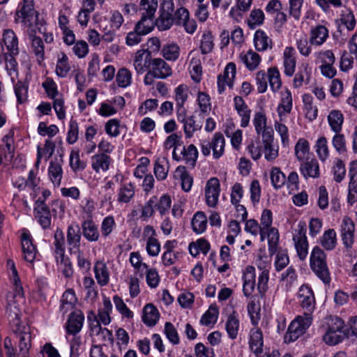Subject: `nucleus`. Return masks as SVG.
<instances>
[{
  "instance_id": "nucleus-1",
  "label": "nucleus",
  "mask_w": 357,
  "mask_h": 357,
  "mask_svg": "<svg viewBox=\"0 0 357 357\" xmlns=\"http://www.w3.org/2000/svg\"><path fill=\"white\" fill-rule=\"evenodd\" d=\"M273 216L269 209H264L260 219V238L264 241L266 237L268 244V253L271 256L275 255L278 250L280 235L275 227H272Z\"/></svg>"
},
{
  "instance_id": "nucleus-2",
  "label": "nucleus",
  "mask_w": 357,
  "mask_h": 357,
  "mask_svg": "<svg viewBox=\"0 0 357 357\" xmlns=\"http://www.w3.org/2000/svg\"><path fill=\"white\" fill-rule=\"evenodd\" d=\"M158 7V0H141L139 11L141 19L137 24V30L143 33H149L155 24V13Z\"/></svg>"
},
{
  "instance_id": "nucleus-3",
  "label": "nucleus",
  "mask_w": 357,
  "mask_h": 357,
  "mask_svg": "<svg viewBox=\"0 0 357 357\" xmlns=\"http://www.w3.org/2000/svg\"><path fill=\"white\" fill-rule=\"evenodd\" d=\"M187 0H176V9L172 16V26H183L185 31L192 34L197 29V23L195 20L190 17V13L187 8L184 7Z\"/></svg>"
},
{
  "instance_id": "nucleus-4",
  "label": "nucleus",
  "mask_w": 357,
  "mask_h": 357,
  "mask_svg": "<svg viewBox=\"0 0 357 357\" xmlns=\"http://www.w3.org/2000/svg\"><path fill=\"white\" fill-rule=\"evenodd\" d=\"M312 321V317L302 315L297 317L291 322L284 336L286 342L296 341L300 336L303 335L306 330L310 326Z\"/></svg>"
},
{
  "instance_id": "nucleus-5",
  "label": "nucleus",
  "mask_w": 357,
  "mask_h": 357,
  "mask_svg": "<svg viewBox=\"0 0 357 357\" xmlns=\"http://www.w3.org/2000/svg\"><path fill=\"white\" fill-rule=\"evenodd\" d=\"M176 9V2L174 0H160L159 17L155 24L160 31L168 30L172 27V16Z\"/></svg>"
},
{
  "instance_id": "nucleus-6",
  "label": "nucleus",
  "mask_w": 357,
  "mask_h": 357,
  "mask_svg": "<svg viewBox=\"0 0 357 357\" xmlns=\"http://www.w3.org/2000/svg\"><path fill=\"white\" fill-rule=\"evenodd\" d=\"M297 299L300 307L304 311L303 315L312 317L316 304L312 289L307 284L301 285L297 293Z\"/></svg>"
},
{
  "instance_id": "nucleus-7",
  "label": "nucleus",
  "mask_w": 357,
  "mask_h": 357,
  "mask_svg": "<svg viewBox=\"0 0 357 357\" xmlns=\"http://www.w3.org/2000/svg\"><path fill=\"white\" fill-rule=\"evenodd\" d=\"M36 13L33 0H23L15 13V21L26 26H31Z\"/></svg>"
},
{
  "instance_id": "nucleus-8",
  "label": "nucleus",
  "mask_w": 357,
  "mask_h": 357,
  "mask_svg": "<svg viewBox=\"0 0 357 357\" xmlns=\"http://www.w3.org/2000/svg\"><path fill=\"white\" fill-rule=\"evenodd\" d=\"M220 193V184L219 180L213 177L207 181L204 188L206 204L211 208H215L218 204Z\"/></svg>"
},
{
  "instance_id": "nucleus-9",
  "label": "nucleus",
  "mask_w": 357,
  "mask_h": 357,
  "mask_svg": "<svg viewBox=\"0 0 357 357\" xmlns=\"http://www.w3.org/2000/svg\"><path fill=\"white\" fill-rule=\"evenodd\" d=\"M198 157V151L194 144L181 146L178 152H173L172 158L176 161H184L190 167H194Z\"/></svg>"
},
{
  "instance_id": "nucleus-10",
  "label": "nucleus",
  "mask_w": 357,
  "mask_h": 357,
  "mask_svg": "<svg viewBox=\"0 0 357 357\" xmlns=\"http://www.w3.org/2000/svg\"><path fill=\"white\" fill-rule=\"evenodd\" d=\"M305 234L306 229L299 225L293 236L297 255L302 261L305 260L308 255V243Z\"/></svg>"
},
{
  "instance_id": "nucleus-11",
  "label": "nucleus",
  "mask_w": 357,
  "mask_h": 357,
  "mask_svg": "<svg viewBox=\"0 0 357 357\" xmlns=\"http://www.w3.org/2000/svg\"><path fill=\"white\" fill-rule=\"evenodd\" d=\"M15 333L18 340V355L22 357H27L31 347L30 328L28 326L19 327L15 331Z\"/></svg>"
},
{
  "instance_id": "nucleus-12",
  "label": "nucleus",
  "mask_w": 357,
  "mask_h": 357,
  "mask_svg": "<svg viewBox=\"0 0 357 357\" xmlns=\"http://www.w3.org/2000/svg\"><path fill=\"white\" fill-rule=\"evenodd\" d=\"M349 177L347 202L352 206L357 202V160L349 163Z\"/></svg>"
},
{
  "instance_id": "nucleus-13",
  "label": "nucleus",
  "mask_w": 357,
  "mask_h": 357,
  "mask_svg": "<svg viewBox=\"0 0 357 357\" xmlns=\"http://www.w3.org/2000/svg\"><path fill=\"white\" fill-rule=\"evenodd\" d=\"M34 217L43 229H45L51 225V214L48 206L43 201H36L33 209Z\"/></svg>"
},
{
  "instance_id": "nucleus-14",
  "label": "nucleus",
  "mask_w": 357,
  "mask_h": 357,
  "mask_svg": "<svg viewBox=\"0 0 357 357\" xmlns=\"http://www.w3.org/2000/svg\"><path fill=\"white\" fill-rule=\"evenodd\" d=\"M66 238L70 253L73 255V252H77L81 241L80 228L77 224L68 225Z\"/></svg>"
},
{
  "instance_id": "nucleus-15",
  "label": "nucleus",
  "mask_w": 357,
  "mask_h": 357,
  "mask_svg": "<svg viewBox=\"0 0 357 357\" xmlns=\"http://www.w3.org/2000/svg\"><path fill=\"white\" fill-rule=\"evenodd\" d=\"M21 241L23 258L26 261L32 264L36 257L37 250L33 244L31 235L24 232L21 236Z\"/></svg>"
},
{
  "instance_id": "nucleus-16",
  "label": "nucleus",
  "mask_w": 357,
  "mask_h": 357,
  "mask_svg": "<svg viewBox=\"0 0 357 357\" xmlns=\"http://www.w3.org/2000/svg\"><path fill=\"white\" fill-rule=\"evenodd\" d=\"M329 31L324 25L317 24L311 27L310 43L315 47L321 46L328 38Z\"/></svg>"
},
{
  "instance_id": "nucleus-17",
  "label": "nucleus",
  "mask_w": 357,
  "mask_h": 357,
  "mask_svg": "<svg viewBox=\"0 0 357 357\" xmlns=\"http://www.w3.org/2000/svg\"><path fill=\"white\" fill-rule=\"evenodd\" d=\"M84 321V315L81 310L71 312L66 325L67 333L73 335L77 334L82 328Z\"/></svg>"
},
{
  "instance_id": "nucleus-18",
  "label": "nucleus",
  "mask_w": 357,
  "mask_h": 357,
  "mask_svg": "<svg viewBox=\"0 0 357 357\" xmlns=\"http://www.w3.org/2000/svg\"><path fill=\"white\" fill-rule=\"evenodd\" d=\"M249 347L256 356L263 354L264 337L260 328H253L249 333Z\"/></svg>"
},
{
  "instance_id": "nucleus-19",
  "label": "nucleus",
  "mask_w": 357,
  "mask_h": 357,
  "mask_svg": "<svg viewBox=\"0 0 357 357\" xmlns=\"http://www.w3.org/2000/svg\"><path fill=\"white\" fill-rule=\"evenodd\" d=\"M354 223L349 217H344L341 225V237L347 248H351L354 243Z\"/></svg>"
},
{
  "instance_id": "nucleus-20",
  "label": "nucleus",
  "mask_w": 357,
  "mask_h": 357,
  "mask_svg": "<svg viewBox=\"0 0 357 357\" xmlns=\"http://www.w3.org/2000/svg\"><path fill=\"white\" fill-rule=\"evenodd\" d=\"M296 66V51L292 47H287L283 52L284 73L291 77L295 73Z\"/></svg>"
},
{
  "instance_id": "nucleus-21",
  "label": "nucleus",
  "mask_w": 357,
  "mask_h": 357,
  "mask_svg": "<svg viewBox=\"0 0 357 357\" xmlns=\"http://www.w3.org/2000/svg\"><path fill=\"white\" fill-rule=\"evenodd\" d=\"M82 235L89 242H97L100 237V231L98 226L92 220V218L86 219L82 221L81 224Z\"/></svg>"
},
{
  "instance_id": "nucleus-22",
  "label": "nucleus",
  "mask_w": 357,
  "mask_h": 357,
  "mask_svg": "<svg viewBox=\"0 0 357 357\" xmlns=\"http://www.w3.org/2000/svg\"><path fill=\"white\" fill-rule=\"evenodd\" d=\"M63 159L60 158L51 160L48 167L49 178L54 186H59L63 178Z\"/></svg>"
},
{
  "instance_id": "nucleus-23",
  "label": "nucleus",
  "mask_w": 357,
  "mask_h": 357,
  "mask_svg": "<svg viewBox=\"0 0 357 357\" xmlns=\"http://www.w3.org/2000/svg\"><path fill=\"white\" fill-rule=\"evenodd\" d=\"M243 291L246 297L252 296L255 289V269L253 266H248L245 268L243 275Z\"/></svg>"
},
{
  "instance_id": "nucleus-24",
  "label": "nucleus",
  "mask_w": 357,
  "mask_h": 357,
  "mask_svg": "<svg viewBox=\"0 0 357 357\" xmlns=\"http://www.w3.org/2000/svg\"><path fill=\"white\" fill-rule=\"evenodd\" d=\"M301 174L305 178H316L319 177V165L317 159L311 158L302 161L300 166Z\"/></svg>"
},
{
  "instance_id": "nucleus-25",
  "label": "nucleus",
  "mask_w": 357,
  "mask_h": 357,
  "mask_svg": "<svg viewBox=\"0 0 357 357\" xmlns=\"http://www.w3.org/2000/svg\"><path fill=\"white\" fill-rule=\"evenodd\" d=\"M150 64L151 70L155 73L156 78L165 79L172 74L170 66L162 59H154Z\"/></svg>"
},
{
  "instance_id": "nucleus-26",
  "label": "nucleus",
  "mask_w": 357,
  "mask_h": 357,
  "mask_svg": "<svg viewBox=\"0 0 357 357\" xmlns=\"http://www.w3.org/2000/svg\"><path fill=\"white\" fill-rule=\"evenodd\" d=\"M235 109L241 117V126L245 128L248 126L251 111L241 96H236L234 98Z\"/></svg>"
},
{
  "instance_id": "nucleus-27",
  "label": "nucleus",
  "mask_w": 357,
  "mask_h": 357,
  "mask_svg": "<svg viewBox=\"0 0 357 357\" xmlns=\"http://www.w3.org/2000/svg\"><path fill=\"white\" fill-rule=\"evenodd\" d=\"M252 0H236V5L231 8L229 15L236 22L242 20L243 14L249 10Z\"/></svg>"
},
{
  "instance_id": "nucleus-28",
  "label": "nucleus",
  "mask_w": 357,
  "mask_h": 357,
  "mask_svg": "<svg viewBox=\"0 0 357 357\" xmlns=\"http://www.w3.org/2000/svg\"><path fill=\"white\" fill-rule=\"evenodd\" d=\"M292 109V96L289 89L282 93L281 102L279 104L277 111L281 121H284L287 114L290 113Z\"/></svg>"
},
{
  "instance_id": "nucleus-29",
  "label": "nucleus",
  "mask_w": 357,
  "mask_h": 357,
  "mask_svg": "<svg viewBox=\"0 0 357 357\" xmlns=\"http://www.w3.org/2000/svg\"><path fill=\"white\" fill-rule=\"evenodd\" d=\"M3 42L8 52L19 54V42L15 33L12 29H5L3 33Z\"/></svg>"
},
{
  "instance_id": "nucleus-30",
  "label": "nucleus",
  "mask_w": 357,
  "mask_h": 357,
  "mask_svg": "<svg viewBox=\"0 0 357 357\" xmlns=\"http://www.w3.org/2000/svg\"><path fill=\"white\" fill-rule=\"evenodd\" d=\"M93 270L98 284L101 287L107 285L109 281V273L106 264L98 261L95 263Z\"/></svg>"
},
{
  "instance_id": "nucleus-31",
  "label": "nucleus",
  "mask_w": 357,
  "mask_h": 357,
  "mask_svg": "<svg viewBox=\"0 0 357 357\" xmlns=\"http://www.w3.org/2000/svg\"><path fill=\"white\" fill-rule=\"evenodd\" d=\"M311 75V68L308 63L304 62L298 68V71L293 79V86L295 88H300L303 83L308 84Z\"/></svg>"
},
{
  "instance_id": "nucleus-32",
  "label": "nucleus",
  "mask_w": 357,
  "mask_h": 357,
  "mask_svg": "<svg viewBox=\"0 0 357 357\" xmlns=\"http://www.w3.org/2000/svg\"><path fill=\"white\" fill-rule=\"evenodd\" d=\"M160 318L158 309L152 304H146L143 308L142 321L148 326H153Z\"/></svg>"
},
{
  "instance_id": "nucleus-33",
  "label": "nucleus",
  "mask_w": 357,
  "mask_h": 357,
  "mask_svg": "<svg viewBox=\"0 0 357 357\" xmlns=\"http://www.w3.org/2000/svg\"><path fill=\"white\" fill-rule=\"evenodd\" d=\"M112 158L105 153L96 154L92 157L91 166L96 172H105L109 169Z\"/></svg>"
},
{
  "instance_id": "nucleus-34",
  "label": "nucleus",
  "mask_w": 357,
  "mask_h": 357,
  "mask_svg": "<svg viewBox=\"0 0 357 357\" xmlns=\"http://www.w3.org/2000/svg\"><path fill=\"white\" fill-rule=\"evenodd\" d=\"M225 329L230 339L234 340L237 337L239 330V319L238 314L235 311L228 315Z\"/></svg>"
},
{
  "instance_id": "nucleus-35",
  "label": "nucleus",
  "mask_w": 357,
  "mask_h": 357,
  "mask_svg": "<svg viewBox=\"0 0 357 357\" xmlns=\"http://www.w3.org/2000/svg\"><path fill=\"white\" fill-rule=\"evenodd\" d=\"M135 194V188L132 183H123L118 191L117 201L121 204L129 203L134 197Z\"/></svg>"
},
{
  "instance_id": "nucleus-36",
  "label": "nucleus",
  "mask_w": 357,
  "mask_h": 357,
  "mask_svg": "<svg viewBox=\"0 0 357 357\" xmlns=\"http://www.w3.org/2000/svg\"><path fill=\"white\" fill-rule=\"evenodd\" d=\"M239 58L250 70L256 69L261 61L260 56L251 50L246 52L241 53Z\"/></svg>"
},
{
  "instance_id": "nucleus-37",
  "label": "nucleus",
  "mask_w": 357,
  "mask_h": 357,
  "mask_svg": "<svg viewBox=\"0 0 357 357\" xmlns=\"http://www.w3.org/2000/svg\"><path fill=\"white\" fill-rule=\"evenodd\" d=\"M29 39L31 42V49L36 56L37 61L40 63L45 57V47L43 40L36 36L30 34Z\"/></svg>"
},
{
  "instance_id": "nucleus-38",
  "label": "nucleus",
  "mask_w": 357,
  "mask_h": 357,
  "mask_svg": "<svg viewBox=\"0 0 357 357\" xmlns=\"http://www.w3.org/2000/svg\"><path fill=\"white\" fill-rule=\"evenodd\" d=\"M254 43L257 51L264 52L272 48V40L262 30H257L254 36Z\"/></svg>"
},
{
  "instance_id": "nucleus-39",
  "label": "nucleus",
  "mask_w": 357,
  "mask_h": 357,
  "mask_svg": "<svg viewBox=\"0 0 357 357\" xmlns=\"http://www.w3.org/2000/svg\"><path fill=\"white\" fill-rule=\"evenodd\" d=\"M54 254L56 261L59 263V257L65 255V238L63 231L57 228L54 234Z\"/></svg>"
},
{
  "instance_id": "nucleus-40",
  "label": "nucleus",
  "mask_w": 357,
  "mask_h": 357,
  "mask_svg": "<svg viewBox=\"0 0 357 357\" xmlns=\"http://www.w3.org/2000/svg\"><path fill=\"white\" fill-rule=\"evenodd\" d=\"M210 142L213 158L219 159L225 151V141L222 134L216 132Z\"/></svg>"
},
{
  "instance_id": "nucleus-41",
  "label": "nucleus",
  "mask_w": 357,
  "mask_h": 357,
  "mask_svg": "<svg viewBox=\"0 0 357 357\" xmlns=\"http://www.w3.org/2000/svg\"><path fill=\"white\" fill-rule=\"evenodd\" d=\"M148 60H150V54L146 50H139L136 52L134 66L137 73L141 74L145 72Z\"/></svg>"
},
{
  "instance_id": "nucleus-42",
  "label": "nucleus",
  "mask_w": 357,
  "mask_h": 357,
  "mask_svg": "<svg viewBox=\"0 0 357 357\" xmlns=\"http://www.w3.org/2000/svg\"><path fill=\"white\" fill-rule=\"evenodd\" d=\"M328 121L331 130L335 133H339L342 130L344 122L342 112L337 109L331 110L328 116Z\"/></svg>"
},
{
  "instance_id": "nucleus-43",
  "label": "nucleus",
  "mask_w": 357,
  "mask_h": 357,
  "mask_svg": "<svg viewBox=\"0 0 357 357\" xmlns=\"http://www.w3.org/2000/svg\"><path fill=\"white\" fill-rule=\"evenodd\" d=\"M77 301L76 295L73 289L66 290L61 298V310L66 314L73 310Z\"/></svg>"
},
{
  "instance_id": "nucleus-44",
  "label": "nucleus",
  "mask_w": 357,
  "mask_h": 357,
  "mask_svg": "<svg viewBox=\"0 0 357 357\" xmlns=\"http://www.w3.org/2000/svg\"><path fill=\"white\" fill-rule=\"evenodd\" d=\"M320 244L326 250H333L337 245L335 231L333 229L325 231L320 238Z\"/></svg>"
},
{
  "instance_id": "nucleus-45",
  "label": "nucleus",
  "mask_w": 357,
  "mask_h": 357,
  "mask_svg": "<svg viewBox=\"0 0 357 357\" xmlns=\"http://www.w3.org/2000/svg\"><path fill=\"white\" fill-rule=\"evenodd\" d=\"M181 123L183 125V131L186 138H191L194 133L201 130L202 127V123L197 122L192 115L188 116V119Z\"/></svg>"
},
{
  "instance_id": "nucleus-46",
  "label": "nucleus",
  "mask_w": 357,
  "mask_h": 357,
  "mask_svg": "<svg viewBox=\"0 0 357 357\" xmlns=\"http://www.w3.org/2000/svg\"><path fill=\"white\" fill-rule=\"evenodd\" d=\"M112 311V304L110 300L105 298L103 300V307L98 310V320L105 326L109 325L111 322L110 314Z\"/></svg>"
},
{
  "instance_id": "nucleus-47",
  "label": "nucleus",
  "mask_w": 357,
  "mask_h": 357,
  "mask_svg": "<svg viewBox=\"0 0 357 357\" xmlns=\"http://www.w3.org/2000/svg\"><path fill=\"white\" fill-rule=\"evenodd\" d=\"M295 155L298 160L304 161L308 159L307 155L310 153V144L304 138L299 139L294 148Z\"/></svg>"
},
{
  "instance_id": "nucleus-48",
  "label": "nucleus",
  "mask_w": 357,
  "mask_h": 357,
  "mask_svg": "<svg viewBox=\"0 0 357 357\" xmlns=\"http://www.w3.org/2000/svg\"><path fill=\"white\" fill-rule=\"evenodd\" d=\"M314 274L325 284H329L331 281V273L327 263L310 266Z\"/></svg>"
},
{
  "instance_id": "nucleus-49",
  "label": "nucleus",
  "mask_w": 357,
  "mask_h": 357,
  "mask_svg": "<svg viewBox=\"0 0 357 357\" xmlns=\"http://www.w3.org/2000/svg\"><path fill=\"white\" fill-rule=\"evenodd\" d=\"M169 172V162L165 158H158L154 165V174L159 181L165 180Z\"/></svg>"
},
{
  "instance_id": "nucleus-50",
  "label": "nucleus",
  "mask_w": 357,
  "mask_h": 357,
  "mask_svg": "<svg viewBox=\"0 0 357 357\" xmlns=\"http://www.w3.org/2000/svg\"><path fill=\"white\" fill-rule=\"evenodd\" d=\"M314 149L321 161L325 162L329 158L328 141L325 137H320L317 139Z\"/></svg>"
},
{
  "instance_id": "nucleus-51",
  "label": "nucleus",
  "mask_w": 357,
  "mask_h": 357,
  "mask_svg": "<svg viewBox=\"0 0 357 357\" xmlns=\"http://www.w3.org/2000/svg\"><path fill=\"white\" fill-rule=\"evenodd\" d=\"M192 229L197 234L203 233L206 229L207 218L204 213L199 211L197 212L192 220Z\"/></svg>"
},
{
  "instance_id": "nucleus-52",
  "label": "nucleus",
  "mask_w": 357,
  "mask_h": 357,
  "mask_svg": "<svg viewBox=\"0 0 357 357\" xmlns=\"http://www.w3.org/2000/svg\"><path fill=\"white\" fill-rule=\"evenodd\" d=\"M176 174L181 181L182 189L185 192L190 191L193 179L187 172L186 168L184 166H178L176 169Z\"/></svg>"
},
{
  "instance_id": "nucleus-53",
  "label": "nucleus",
  "mask_w": 357,
  "mask_h": 357,
  "mask_svg": "<svg viewBox=\"0 0 357 357\" xmlns=\"http://www.w3.org/2000/svg\"><path fill=\"white\" fill-rule=\"evenodd\" d=\"M54 149V142L51 139H46L43 149H41L39 146H38L37 160L36 165H38L40 164L43 155H45L46 160H47L53 155Z\"/></svg>"
},
{
  "instance_id": "nucleus-54",
  "label": "nucleus",
  "mask_w": 357,
  "mask_h": 357,
  "mask_svg": "<svg viewBox=\"0 0 357 357\" xmlns=\"http://www.w3.org/2000/svg\"><path fill=\"white\" fill-rule=\"evenodd\" d=\"M70 70V66L68 62V58L66 54L61 53L56 62V73L59 77H66Z\"/></svg>"
},
{
  "instance_id": "nucleus-55",
  "label": "nucleus",
  "mask_w": 357,
  "mask_h": 357,
  "mask_svg": "<svg viewBox=\"0 0 357 357\" xmlns=\"http://www.w3.org/2000/svg\"><path fill=\"white\" fill-rule=\"evenodd\" d=\"M218 309L215 305H211L208 310L203 314L200 323L204 326L213 325L216 323L218 317Z\"/></svg>"
},
{
  "instance_id": "nucleus-56",
  "label": "nucleus",
  "mask_w": 357,
  "mask_h": 357,
  "mask_svg": "<svg viewBox=\"0 0 357 357\" xmlns=\"http://www.w3.org/2000/svg\"><path fill=\"white\" fill-rule=\"evenodd\" d=\"M116 82L119 87L126 88L131 84L132 73L126 68H120L116 75Z\"/></svg>"
},
{
  "instance_id": "nucleus-57",
  "label": "nucleus",
  "mask_w": 357,
  "mask_h": 357,
  "mask_svg": "<svg viewBox=\"0 0 357 357\" xmlns=\"http://www.w3.org/2000/svg\"><path fill=\"white\" fill-rule=\"evenodd\" d=\"M164 58L169 61H176L180 54V48L175 43L167 44L162 49Z\"/></svg>"
},
{
  "instance_id": "nucleus-58",
  "label": "nucleus",
  "mask_w": 357,
  "mask_h": 357,
  "mask_svg": "<svg viewBox=\"0 0 357 357\" xmlns=\"http://www.w3.org/2000/svg\"><path fill=\"white\" fill-rule=\"evenodd\" d=\"M275 254H276L274 263L275 267L277 271H280L284 269L289 263V258L287 254V250L278 248Z\"/></svg>"
},
{
  "instance_id": "nucleus-59",
  "label": "nucleus",
  "mask_w": 357,
  "mask_h": 357,
  "mask_svg": "<svg viewBox=\"0 0 357 357\" xmlns=\"http://www.w3.org/2000/svg\"><path fill=\"white\" fill-rule=\"evenodd\" d=\"M214 47L213 36L210 31L203 33L200 43V50L202 54H207L210 53Z\"/></svg>"
},
{
  "instance_id": "nucleus-60",
  "label": "nucleus",
  "mask_w": 357,
  "mask_h": 357,
  "mask_svg": "<svg viewBox=\"0 0 357 357\" xmlns=\"http://www.w3.org/2000/svg\"><path fill=\"white\" fill-rule=\"evenodd\" d=\"M340 21L348 31H351L355 29L356 22L355 16L350 9L345 8L342 11Z\"/></svg>"
},
{
  "instance_id": "nucleus-61",
  "label": "nucleus",
  "mask_w": 357,
  "mask_h": 357,
  "mask_svg": "<svg viewBox=\"0 0 357 357\" xmlns=\"http://www.w3.org/2000/svg\"><path fill=\"white\" fill-rule=\"evenodd\" d=\"M113 301L116 310L124 318L132 319L134 316L133 312L128 307L123 300L116 295L113 297Z\"/></svg>"
},
{
  "instance_id": "nucleus-62",
  "label": "nucleus",
  "mask_w": 357,
  "mask_h": 357,
  "mask_svg": "<svg viewBox=\"0 0 357 357\" xmlns=\"http://www.w3.org/2000/svg\"><path fill=\"white\" fill-rule=\"evenodd\" d=\"M264 13L261 9H253L248 20V24L250 29L261 25L264 21Z\"/></svg>"
},
{
  "instance_id": "nucleus-63",
  "label": "nucleus",
  "mask_w": 357,
  "mask_h": 357,
  "mask_svg": "<svg viewBox=\"0 0 357 357\" xmlns=\"http://www.w3.org/2000/svg\"><path fill=\"white\" fill-rule=\"evenodd\" d=\"M314 56L317 62L324 64H334L335 56L332 50H321L314 53Z\"/></svg>"
},
{
  "instance_id": "nucleus-64",
  "label": "nucleus",
  "mask_w": 357,
  "mask_h": 357,
  "mask_svg": "<svg viewBox=\"0 0 357 357\" xmlns=\"http://www.w3.org/2000/svg\"><path fill=\"white\" fill-rule=\"evenodd\" d=\"M268 80L273 91L278 90L282 85L278 69L275 67L268 70Z\"/></svg>"
}]
</instances>
